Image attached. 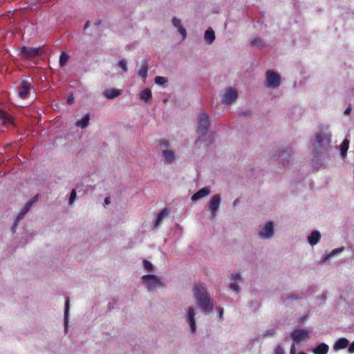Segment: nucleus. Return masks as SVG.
<instances>
[{
	"mask_svg": "<svg viewBox=\"0 0 354 354\" xmlns=\"http://www.w3.org/2000/svg\"><path fill=\"white\" fill-rule=\"evenodd\" d=\"M194 295L198 301L200 308L204 312L213 311V301L207 293V289L203 284H196L193 289Z\"/></svg>",
	"mask_w": 354,
	"mask_h": 354,
	"instance_id": "obj_1",
	"label": "nucleus"
},
{
	"mask_svg": "<svg viewBox=\"0 0 354 354\" xmlns=\"http://www.w3.org/2000/svg\"><path fill=\"white\" fill-rule=\"evenodd\" d=\"M142 279V281L147 284L149 290H152L162 286L159 279L153 274L144 275Z\"/></svg>",
	"mask_w": 354,
	"mask_h": 354,
	"instance_id": "obj_2",
	"label": "nucleus"
},
{
	"mask_svg": "<svg viewBox=\"0 0 354 354\" xmlns=\"http://www.w3.org/2000/svg\"><path fill=\"white\" fill-rule=\"evenodd\" d=\"M280 76L273 71H268L266 73V82L268 87L276 88L280 84Z\"/></svg>",
	"mask_w": 354,
	"mask_h": 354,
	"instance_id": "obj_3",
	"label": "nucleus"
},
{
	"mask_svg": "<svg viewBox=\"0 0 354 354\" xmlns=\"http://www.w3.org/2000/svg\"><path fill=\"white\" fill-rule=\"evenodd\" d=\"M21 54L23 57L28 59L41 55V50L40 48H37L23 47L21 49Z\"/></svg>",
	"mask_w": 354,
	"mask_h": 354,
	"instance_id": "obj_4",
	"label": "nucleus"
},
{
	"mask_svg": "<svg viewBox=\"0 0 354 354\" xmlns=\"http://www.w3.org/2000/svg\"><path fill=\"white\" fill-rule=\"evenodd\" d=\"M209 124V118L205 113H201L198 118V131L203 135L206 133Z\"/></svg>",
	"mask_w": 354,
	"mask_h": 354,
	"instance_id": "obj_5",
	"label": "nucleus"
},
{
	"mask_svg": "<svg viewBox=\"0 0 354 354\" xmlns=\"http://www.w3.org/2000/svg\"><path fill=\"white\" fill-rule=\"evenodd\" d=\"M31 88V83L26 80L21 82L18 87V95L21 98H26L29 94Z\"/></svg>",
	"mask_w": 354,
	"mask_h": 354,
	"instance_id": "obj_6",
	"label": "nucleus"
},
{
	"mask_svg": "<svg viewBox=\"0 0 354 354\" xmlns=\"http://www.w3.org/2000/svg\"><path fill=\"white\" fill-rule=\"evenodd\" d=\"M291 337L294 342L298 343L308 338V332L306 329H295L291 333Z\"/></svg>",
	"mask_w": 354,
	"mask_h": 354,
	"instance_id": "obj_7",
	"label": "nucleus"
},
{
	"mask_svg": "<svg viewBox=\"0 0 354 354\" xmlns=\"http://www.w3.org/2000/svg\"><path fill=\"white\" fill-rule=\"evenodd\" d=\"M237 98V91L233 88H227L223 95V102L225 104H231Z\"/></svg>",
	"mask_w": 354,
	"mask_h": 354,
	"instance_id": "obj_8",
	"label": "nucleus"
},
{
	"mask_svg": "<svg viewBox=\"0 0 354 354\" xmlns=\"http://www.w3.org/2000/svg\"><path fill=\"white\" fill-rule=\"evenodd\" d=\"M231 282L230 283V288L233 291L238 292L239 290L237 283L242 280L241 274L239 273L232 274L230 277Z\"/></svg>",
	"mask_w": 354,
	"mask_h": 354,
	"instance_id": "obj_9",
	"label": "nucleus"
},
{
	"mask_svg": "<svg viewBox=\"0 0 354 354\" xmlns=\"http://www.w3.org/2000/svg\"><path fill=\"white\" fill-rule=\"evenodd\" d=\"M221 198L219 195H214L210 201L209 209L212 212L213 216H215L216 212L217 211L220 205Z\"/></svg>",
	"mask_w": 354,
	"mask_h": 354,
	"instance_id": "obj_10",
	"label": "nucleus"
},
{
	"mask_svg": "<svg viewBox=\"0 0 354 354\" xmlns=\"http://www.w3.org/2000/svg\"><path fill=\"white\" fill-rule=\"evenodd\" d=\"M273 234V225L272 222H268L265 225L262 231L259 232V235L263 238H269Z\"/></svg>",
	"mask_w": 354,
	"mask_h": 354,
	"instance_id": "obj_11",
	"label": "nucleus"
},
{
	"mask_svg": "<svg viewBox=\"0 0 354 354\" xmlns=\"http://www.w3.org/2000/svg\"><path fill=\"white\" fill-rule=\"evenodd\" d=\"M37 196H36L35 197L32 198L30 201H29L26 204V205L21 209V211L19 213V214L17 216V222L19 221H20L21 219H22L24 218V215L29 211V209H30V207L32 206V205L37 201Z\"/></svg>",
	"mask_w": 354,
	"mask_h": 354,
	"instance_id": "obj_12",
	"label": "nucleus"
},
{
	"mask_svg": "<svg viewBox=\"0 0 354 354\" xmlns=\"http://www.w3.org/2000/svg\"><path fill=\"white\" fill-rule=\"evenodd\" d=\"M194 316L195 313L194 308L192 307H189L187 310V318L192 333H194L196 331V323Z\"/></svg>",
	"mask_w": 354,
	"mask_h": 354,
	"instance_id": "obj_13",
	"label": "nucleus"
},
{
	"mask_svg": "<svg viewBox=\"0 0 354 354\" xmlns=\"http://www.w3.org/2000/svg\"><path fill=\"white\" fill-rule=\"evenodd\" d=\"M121 94V90L117 88L106 89L103 95L107 99H113Z\"/></svg>",
	"mask_w": 354,
	"mask_h": 354,
	"instance_id": "obj_14",
	"label": "nucleus"
},
{
	"mask_svg": "<svg viewBox=\"0 0 354 354\" xmlns=\"http://www.w3.org/2000/svg\"><path fill=\"white\" fill-rule=\"evenodd\" d=\"M348 345V340L345 337L339 338L334 344V349L335 351L346 348Z\"/></svg>",
	"mask_w": 354,
	"mask_h": 354,
	"instance_id": "obj_15",
	"label": "nucleus"
},
{
	"mask_svg": "<svg viewBox=\"0 0 354 354\" xmlns=\"http://www.w3.org/2000/svg\"><path fill=\"white\" fill-rule=\"evenodd\" d=\"M209 192L210 191L207 187H203L192 196V200L193 201H196L201 198L207 196L209 194Z\"/></svg>",
	"mask_w": 354,
	"mask_h": 354,
	"instance_id": "obj_16",
	"label": "nucleus"
},
{
	"mask_svg": "<svg viewBox=\"0 0 354 354\" xmlns=\"http://www.w3.org/2000/svg\"><path fill=\"white\" fill-rule=\"evenodd\" d=\"M172 24L178 28V32L182 35L183 39H185L186 37V30L181 25L180 20L176 17H174L172 19Z\"/></svg>",
	"mask_w": 354,
	"mask_h": 354,
	"instance_id": "obj_17",
	"label": "nucleus"
},
{
	"mask_svg": "<svg viewBox=\"0 0 354 354\" xmlns=\"http://www.w3.org/2000/svg\"><path fill=\"white\" fill-rule=\"evenodd\" d=\"M320 237H321L320 233L318 231H314L311 233V234L308 238V243L311 245H314L319 242Z\"/></svg>",
	"mask_w": 354,
	"mask_h": 354,
	"instance_id": "obj_18",
	"label": "nucleus"
},
{
	"mask_svg": "<svg viewBox=\"0 0 354 354\" xmlns=\"http://www.w3.org/2000/svg\"><path fill=\"white\" fill-rule=\"evenodd\" d=\"M162 155L167 164H171L175 159V153L171 150L164 151Z\"/></svg>",
	"mask_w": 354,
	"mask_h": 354,
	"instance_id": "obj_19",
	"label": "nucleus"
},
{
	"mask_svg": "<svg viewBox=\"0 0 354 354\" xmlns=\"http://www.w3.org/2000/svg\"><path fill=\"white\" fill-rule=\"evenodd\" d=\"M328 346L325 343L319 344L314 350V354H326L328 351Z\"/></svg>",
	"mask_w": 354,
	"mask_h": 354,
	"instance_id": "obj_20",
	"label": "nucleus"
},
{
	"mask_svg": "<svg viewBox=\"0 0 354 354\" xmlns=\"http://www.w3.org/2000/svg\"><path fill=\"white\" fill-rule=\"evenodd\" d=\"M204 37H205V40L208 44H212L213 42V41L215 39V35H214V32L213 31V30L211 28L207 29L205 32Z\"/></svg>",
	"mask_w": 354,
	"mask_h": 354,
	"instance_id": "obj_21",
	"label": "nucleus"
},
{
	"mask_svg": "<svg viewBox=\"0 0 354 354\" xmlns=\"http://www.w3.org/2000/svg\"><path fill=\"white\" fill-rule=\"evenodd\" d=\"M168 214V211L166 208L162 209L158 214L156 221L155 227H157L161 223L162 220Z\"/></svg>",
	"mask_w": 354,
	"mask_h": 354,
	"instance_id": "obj_22",
	"label": "nucleus"
},
{
	"mask_svg": "<svg viewBox=\"0 0 354 354\" xmlns=\"http://www.w3.org/2000/svg\"><path fill=\"white\" fill-rule=\"evenodd\" d=\"M344 250V248H339L332 250L329 254H326L324 257V261L326 262L333 257H335L339 254H340Z\"/></svg>",
	"mask_w": 354,
	"mask_h": 354,
	"instance_id": "obj_23",
	"label": "nucleus"
},
{
	"mask_svg": "<svg viewBox=\"0 0 354 354\" xmlns=\"http://www.w3.org/2000/svg\"><path fill=\"white\" fill-rule=\"evenodd\" d=\"M349 146V140L348 139H344L340 145V153L342 158H344L346 155V152L348 151Z\"/></svg>",
	"mask_w": 354,
	"mask_h": 354,
	"instance_id": "obj_24",
	"label": "nucleus"
},
{
	"mask_svg": "<svg viewBox=\"0 0 354 354\" xmlns=\"http://www.w3.org/2000/svg\"><path fill=\"white\" fill-rule=\"evenodd\" d=\"M89 123V116L86 115L82 120L77 121L76 126L80 128H85Z\"/></svg>",
	"mask_w": 354,
	"mask_h": 354,
	"instance_id": "obj_25",
	"label": "nucleus"
},
{
	"mask_svg": "<svg viewBox=\"0 0 354 354\" xmlns=\"http://www.w3.org/2000/svg\"><path fill=\"white\" fill-rule=\"evenodd\" d=\"M151 97V92L149 88H146L141 91L140 99L145 102H147Z\"/></svg>",
	"mask_w": 354,
	"mask_h": 354,
	"instance_id": "obj_26",
	"label": "nucleus"
},
{
	"mask_svg": "<svg viewBox=\"0 0 354 354\" xmlns=\"http://www.w3.org/2000/svg\"><path fill=\"white\" fill-rule=\"evenodd\" d=\"M148 66L147 62L142 64L140 69L138 71V75L143 79H146L147 77Z\"/></svg>",
	"mask_w": 354,
	"mask_h": 354,
	"instance_id": "obj_27",
	"label": "nucleus"
},
{
	"mask_svg": "<svg viewBox=\"0 0 354 354\" xmlns=\"http://www.w3.org/2000/svg\"><path fill=\"white\" fill-rule=\"evenodd\" d=\"M69 56L66 53L62 52L59 57V65L60 66H64L68 62Z\"/></svg>",
	"mask_w": 354,
	"mask_h": 354,
	"instance_id": "obj_28",
	"label": "nucleus"
},
{
	"mask_svg": "<svg viewBox=\"0 0 354 354\" xmlns=\"http://www.w3.org/2000/svg\"><path fill=\"white\" fill-rule=\"evenodd\" d=\"M68 312H69V299H66V302H65V310H64L65 328L67 327Z\"/></svg>",
	"mask_w": 354,
	"mask_h": 354,
	"instance_id": "obj_29",
	"label": "nucleus"
},
{
	"mask_svg": "<svg viewBox=\"0 0 354 354\" xmlns=\"http://www.w3.org/2000/svg\"><path fill=\"white\" fill-rule=\"evenodd\" d=\"M167 82V80L164 77L157 76L155 78V82H156V84H157L158 85H163Z\"/></svg>",
	"mask_w": 354,
	"mask_h": 354,
	"instance_id": "obj_30",
	"label": "nucleus"
},
{
	"mask_svg": "<svg viewBox=\"0 0 354 354\" xmlns=\"http://www.w3.org/2000/svg\"><path fill=\"white\" fill-rule=\"evenodd\" d=\"M118 66L122 68L124 72L127 71V65L125 59H122L119 61Z\"/></svg>",
	"mask_w": 354,
	"mask_h": 354,
	"instance_id": "obj_31",
	"label": "nucleus"
},
{
	"mask_svg": "<svg viewBox=\"0 0 354 354\" xmlns=\"http://www.w3.org/2000/svg\"><path fill=\"white\" fill-rule=\"evenodd\" d=\"M0 118L3 119L6 122H8L10 120L7 113L1 109H0Z\"/></svg>",
	"mask_w": 354,
	"mask_h": 354,
	"instance_id": "obj_32",
	"label": "nucleus"
},
{
	"mask_svg": "<svg viewBox=\"0 0 354 354\" xmlns=\"http://www.w3.org/2000/svg\"><path fill=\"white\" fill-rule=\"evenodd\" d=\"M75 198H76V191L75 189H73L71 193L70 198H69V203L72 204L73 203V201H75Z\"/></svg>",
	"mask_w": 354,
	"mask_h": 354,
	"instance_id": "obj_33",
	"label": "nucleus"
},
{
	"mask_svg": "<svg viewBox=\"0 0 354 354\" xmlns=\"http://www.w3.org/2000/svg\"><path fill=\"white\" fill-rule=\"evenodd\" d=\"M274 354H284V351L280 345L275 348Z\"/></svg>",
	"mask_w": 354,
	"mask_h": 354,
	"instance_id": "obj_34",
	"label": "nucleus"
},
{
	"mask_svg": "<svg viewBox=\"0 0 354 354\" xmlns=\"http://www.w3.org/2000/svg\"><path fill=\"white\" fill-rule=\"evenodd\" d=\"M275 334V330L274 329H270V330H266L264 334H263V336H273Z\"/></svg>",
	"mask_w": 354,
	"mask_h": 354,
	"instance_id": "obj_35",
	"label": "nucleus"
},
{
	"mask_svg": "<svg viewBox=\"0 0 354 354\" xmlns=\"http://www.w3.org/2000/svg\"><path fill=\"white\" fill-rule=\"evenodd\" d=\"M160 146L167 148L169 146V142L166 140H161L159 142Z\"/></svg>",
	"mask_w": 354,
	"mask_h": 354,
	"instance_id": "obj_36",
	"label": "nucleus"
},
{
	"mask_svg": "<svg viewBox=\"0 0 354 354\" xmlns=\"http://www.w3.org/2000/svg\"><path fill=\"white\" fill-rule=\"evenodd\" d=\"M348 351L350 353H354V341L350 344Z\"/></svg>",
	"mask_w": 354,
	"mask_h": 354,
	"instance_id": "obj_37",
	"label": "nucleus"
},
{
	"mask_svg": "<svg viewBox=\"0 0 354 354\" xmlns=\"http://www.w3.org/2000/svg\"><path fill=\"white\" fill-rule=\"evenodd\" d=\"M296 348L295 344H292L290 348V354H295Z\"/></svg>",
	"mask_w": 354,
	"mask_h": 354,
	"instance_id": "obj_38",
	"label": "nucleus"
},
{
	"mask_svg": "<svg viewBox=\"0 0 354 354\" xmlns=\"http://www.w3.org/2000/svg\"><path fill=\"white\" fill-rule=\"evenodd\" d=\"M351 111V106H348L346 110L344 111V114L345 115H349Z\"/></svg>",
	"mask_w": 354,
	"mask_h": 354,
	"instance_id": "obj_39",
	"label": "nucleus"
},
{
	"mask_svg": "<svg viewBox=\"0 0 354 354\" xmlns=\"http://www.w3.org/2000/svg\"><path fill=\"white\" fill-rule=\"evenodd\" d=\"M218 313L219 315L220 318L222 319V316L223 314V310L221 308H218Z\"/></svg>",
	"mask_w": 354,
	"mask_h": 354,
	"instance_id": "obj_40",
	"label": "nucleus"
},
{
	"mask_svg": "<svg viewBox=\"0 0 354 354\" xmlns=\"http://www.w3.org/2000/svg\"><path fill=\"white\" fill-rule=\"evenodd\" d=\"M143 263H144V266H152L151 263L147 260H144Z\"/></svg>",
	"mask_w": 354,
	"mask_h": 354,
	"instance_id": "obj_41",
	"label": "nucleus"
},
{
	"mask_svg": "<svg viewBox=\"0 0 354 354\" xmlns=\"http://www.w3.org/2000/svg\"><path fill=\"white\" fill-rule=\"evenodd\" d=\"M74 100V98L73 97V95H71L68 97V103H72Z\"/></svg>",
	"mask_w": 354,
	"mask_h": 354,
	"instance_id": "obj_42",
	"label": "nucleus"
},
{
	"mask_svg": "<svg viewBox=\"0 0 354 354\" xmlns=\"http://www.w3.org/2000/svg\"><path fill=\"white\" fill-rule=\"evenodd\" d=\"M104 203H105V205H108L110 203V201H109V198H106L104 199Z\"/></svg>",
	"mask_w": 354,
	"mask_h": 354,
	"instance_id": "obj_43",
	"label": "nucleus"
},
{
	"mask_svg": "<svg viewBox=\"0 0 354 354\" xmlns=\"http://www.w3.org/2000/svg\"><path fill=\"white\" fill-rule=\"evenodd\" d=\"M316 140H317L318 142H320V141H321L320 135H317V136H316Z\"/></svg>",
	"mask_w": 354,
	"mask_h": 354,
	"instance_id": "obj_44",
	"label": "nucleus"
},
{
	"mask_svg": "<svg viewBox=\"0 0 354 354\" xmlns=\"http://www.w3.org/2000/svg\"><path fill=\"white\" fill-rule=\"evenodd\" d=\"M145 268H147V270L148 271H152V268H153V267L149 266V267H145Z\"/></svg>",
	"mask_w": 354,
	"mask_h": 354,
	"instance_id": "obj_45",
	"label": "nucleus"
},
{
	"mask_svg": "<svg viewBox=\"0 0 354 354\" xmlns=\"http://www.w3.org/2000/svg\"><path fill=\"white\" fill-rule=\"evenodd\" d=\"M89 24V21H87L84 26V29L87 28Z\"/></svg>",
	"mask_w": 354,
	"mask_h": 354,
	"instance_id": "obj_46",
	"label": "nucleus"
},
{
	"mask_svg": "<svg viewBox=\"0 0 354 354\" xmlns=\"http://www.w3.org/2000/svg\"><path fill=\"white\" fill-rule=\"evenodd\" d=\"M298 354H306V353H304V352H300V353H299Z\"/></svg>",
	"mask_w": 354,
	"mask_h": 354,
	"instance_id": "obj_47",
	"label": "nucleus"
}]
</instances>
